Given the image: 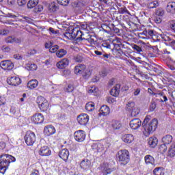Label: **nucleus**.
Wrapping results in <instances>:
<instances>
[{"instance_id":"b1692460","label":"nucleus","mask_w":175,"mask_h":175,"mask_svg":"<svg viewBox=\"0 0 175 175\" xmlns=\"http://www.w3.org/2000/svg\"><path fill=\"white\" fill-rule=\"evenodd\" d=\"M148 143L149 146H150V147H152V148H154L157 147V146L158 144V138H157V137H150L148 139Z\"/></svg>"},{"instance_id":"f8f14e48","label":"nucleus","mask_w":175,"mask_h":175,"mask_svg":"<svg viewBox=\"0 0 175 175\" xmlns=\"http://www.w3.org/2000/svg\"><path fill=\"white\" fill-rule=\"evenodd\" d=\"M7 83L9 85L17 87V85L21 84V79L18 77H10L7 79Z\"/></svg>"},{"instance_id":"2f4dec72","label":"nucleus","mask_w":175,"mask_h":175,"mask_svg":"<svg viewBox=\"0 0 175 175\" xmlns=\"http://www.w3.org/2000/svg\"><path fill=\"white\" fill-rule=\"evenodd\" d=\"M64 38H66V39H68L69 40H73V39H76V35L73 33V30H72V32L64 33Z\"/></svg>"},{"instance_id":"680f3d73","label":"nucleus","mask_w":175,"mask_h":175,"mask_svg":"<svg viewBox=\"0 0 175 175\" xmlns=\"http://www.w3.org/2000/svg\"><path fill=\"white\" fill-rule=\"evenodd\" d=\"M2 51H4V53H9L10 51V48L9 46H2L1 48Z\"/></svg>"},{"instance_id":"393cba45","label":"nucleus","mask_w":175,"mask_h":175,"mask_svg":"<svg viewBox=\"0 0 175 175\" xmlns=\"http://www.w3.org/2000/svg\"><path fill=\"white\" fill-rule=\"evenodd\" d=\"M80 166L82 169H84L85 170H87V169H90V166H91V161L85 159H83L81 163Z\"/></svg>"},{"instance_id":"58836bf2","label":"nucleus","mask_w":175,"mask_h":175,"mask_svg":"<svg viewBox=\"0 0 175 175\" xmlns=\"http://www.w3.org/2000/svg\"><path fill=\"white\" fill-rule=\"evenodd\" d=\"M159 150L161 154H165L167 151V146L165 144H163L159 146Z\"/></svg>"},{"instance_id":"f704fd0d","label":"nucleus","mask_w":175,"mask_h":175,"mask_svg":"<svg viewBox=\"0 0 175 175\" xmlns=\"http://www.w3.org/2000/svg\"><path fill=\"white\" fill-rule=\"evenodd\" d=\"M66 50L60 49L56 53V55L58 58H62L64 55H66Z\"/></svg>"},{"instance_id":"1a4fd4ad","label":"nucleus","mask_w":175,"mask_h":175,"mask_svg":"<svg viewBox=\"0 0 175 175\" xmlns=\"http://www.w3.org/2000/svg\"><path fill=\"white\" fill-rule=\"evenodd\" d=\"M74 137L76 142H79V143H81L85 140V132L83 130H79L75 132Z\"/></svg>"},{"instance_id":"9b49d317","label":"nucleus","mask_w":175,"mask_h":175,"mask_svg":"<svg viewBox=\"0 0 175 175\" xmlns=\"http://www.w3.org/2000/svg\"><path fill=\"white\" fill-rule=\"evenodd\" d=\"M33 124H42L44 121V116L42 113H37L31 117Z\"/></svg>"},{"instance_id":"c756f323","label":"nucleus","mask_w":175,"mask_h":175,"mask_svg":"<svg viewBox=\"0 0 175 175\" xmlns=\"http://www.w3.org/2000/svg\"><path fill=\"white\" fill-rule=\"evenodd\" d=\"M120 94V85H116L113 87L110 91V94L112 95V96H118Z\"/></svg>"},{"instance_id":"6e6d98bb","label":"nucleus","mask_w":175,"mask_h":175,"mask_svg":"<svg viewBox=\"0 0 175 175\" xmlns=\"http://www.w3.org/2000/svg\"><path fill=\"white\" fill-rule=\"evenodd\" d=\"M140 88L134 89L133 94L134 95V96H138V95H140Z\"/></svg>"},{"instance_id":"7c9ffc66","label":"nucleus","mask_w":175,"mask_h":175,"mask_svg":"<svg viewBox=\"0 0 175 175\" xmlns=\"http://www.w3.org/2000/svg\"><path fill=\"white\" fill-rule=\"evenodd\" d=\"M38 3H39V0H30L27 3L28 9H33V8H36L38 6Z\"/></svg>"},{"instance_id":"39448f33","label":"nucleus","mask_w":175,"mask_h":175,"mask_svg":"<svg viewBox=\"0 0 175 175\" xmlns=\"http://www.w3.org/2000/svg\"><path fill=\"white\" fill-rule=\"evenodd\" d=\"M110 147V144L106 141H102L101 142L94 143L92 145V150H96L97 152L100 154H105L107 151V148Z\"/></svg>"},{"instance_id":"052dcab7","label":"nucleus","mask_w":175,"mask_h":175,"mask_svg":"<svg viewBox=\"0 0 175 175\" xmlns=\"http://www.w3.org/2000/svg\"><path fill=\"white\" fill-rule=\"evenodd\" d=\"M112 44L116 50H120V47L121 46V43L117 44L116 42H112Z\"/></svg>"},{"instance_id":"a211bd4d","label":"nucleus","mask_w":175,"mask_h":175,"mask_svg":"<svg viewBox=\"0 0 175 175\" xmlns=\"http://www.w3.org/2000/svg\"><path fill=\"white\" fill-rule=\"evenodd\" d=\"M72 33L75 35V38H77L78 42L85 40V38H83V36H84V33L77 29H72Z\"/></svg>"},{"instance_id":"6e6552de","label":"nucleus","mask_w":175,"mask_h":175,"mask_svg":"<svg viewBox=\"0 0 175 175\" xmlns=\"http://www.w3.org/2000/svg\"><path fill=\"white\" fill-rule=\"evenodd\" d=\"M39 109L42 110V111H46L47 109H49V102L46 98L43 96H39L37 98L36 100Z\"/></svg>"},{"instance_id":"5fc2aeb1","label":"nucleus","mask_w":175,"mask_h":175,"mask_svg":"<svg viewBox=\"0 0 175 175\" xmlns=\"http://www.w3.org/2000/svg\"><path fill=\"white\" fill-rule=\"evenodd\" d=\"M133 49L134 50H135V51H137V53H142V51H143V50L142 49V48H140V46L135 44L133 47Z\"/></svg>"},{"instance_id":"473e14b6","label":"nucleus","mask_w":175,"mask_h":175,"mask_svg":"<svg viewBox=\"0 0 175 175\" xmlns=\"http://www.w3.org/2000/svg\"><path fill=\"white\" fill-rule=\"evenodd\" d=\"M95 109V104L93 102H89L85 105V110L88 111H93Z\"/></svg>"},{"instance_id":"ea45409f","label":"nucleus","mask_w":175,"mask_h":175,"mask_svg":"<svg viewBox=\"0 0 175 175\" xmlns=\"http://www.w3.org/2000/svg\"><path fill=\"white\" fill-rule=\"evenodd\" d=\"M112 127L113 129H120L121 128V122L119 121H114L112 123Z\"/></svg>"},{"instance_id":"f257e3e1","label":"nucleus","mask_w":175,"mask_h":175,"mask_svg":"<svg viewBox=\"0 0 175 175\" xmlns=\"http://www.w3.org/2000/svg\"><path fill=\"white\" fill-rule=\"evenodd\" d=\"M151 120L150 116H146L145 119L142 122V126L144 128L143 133L144 136H149L152 133H154L158 128V120L153 119L150 122Z\"/></svg>"},{"instance_id":"338daca9","label":"nucleus","mask_w":175,"mask_h":175,"mask_svg":"<svg viewBox=\"0 0 175 175\" xmlns=\"http://www.w3.org/2000/svg\"><path fill=\"white\" fill-rule=\"evenodd\" d=\"M52 46H53V43L51 42L45 43V49H49L50 50V48H51Z\"/></svg>"},{"instance_id":"aec40b11","label":"nucleus","mask_w":175,"mask_h":175,"mask_svg":"<svg viewBox=\"0 0 175 175\" xmlns=\"http://www.w3.org/2000/svg\"><path fill=\"white\" fill-rule=\"evenodd\" d=\"M122 139L124 143L131 144L135 140V137L132 134H125L122 136Z\"/></svg>"},{"instance_id":"72a5a7b5","label":"nucleus","mask_w":175,"mask_h":175,"mask_svg":"<svg viewBox=\"0 0 175 175\" xmlns=\"http://www.w3.org/2000/svg\"><path fill=\"white\" fill-rule=\"evenodd\" d=\"M154 175H165V171H163V168L162 167H156L153 170Z\"/></svg>"},{"instance_id":"c9c22d12","label":"nucleus","mask_w":175,"mask_h":175,"mask_svg":"<svg viewBox=\"0 0 175 175\" xmlns=\"http://www.w3.org/2000/svg\"><path fill=\"white\" fill-rule=\"evenodd\" d=\"M26 69L27 70H36L38 69V66L35 64H28L26 65Z\"/></svg>"},{"instance_id":"4468645a","label":"nucleus","mask_w":175,"mask_h":175,"mask_svg":"<svg viewBox=\"0 0 175 175\" xmlns=\"http://www.w3.org/2000/svg\"><path fill=\"white\" fill-rule=\"evenodd\" d=\"M129 126L131 129L136 131L142 126V120L139 118H134L130 121Z\"/></svg>"},{"instance_id":"5701e85b","label":"nucleus","mask_w":175,"mask_h":175,"mask_svg":"<svg viewBox=\"0 0 175 175\" xmlns=\"http://www.w3.org/2000/svg\"><path fill=\"white\" fill-rule=\"evenodd\" d=\"M56 65L59 69H64L69 65V60H68V59H63L60 62H57Z\"/></svg>"},{"instance_id":"c03bdc74","label":"nucleus","mask_w":175,"mask_h":175,"mask_svg":"<svg viewBox=\"0 0 175 175\" xmlns=\"http://www.w3.org/2000/svg\"><path fill=\"white\" fill-rule=\"evenodd\" d=\"M159 5V3H158V1H152L149 3L148 8L149 9H154V8L158 7Z\"/></svg>"},{"instance_id":"774afa93","label":"nucleus","mask_w":175,"mask_h":175,"mask_svg":"<svg viewBox=\"0 0 175 175\" xmlns=\"http://www.w3.org/2000/svg\"><path fill=\"white\" fill-rule=\"evenodd\" d=\"M170 25H171L172 29H173V31H175V21H172L170 22Z\"/></svg>"},{"instance_id":"ddd939ff","label":"nucleus","mask_w":175,"mask_h":175,"mask_svg":"<svg viewBox=\"0 0 175 175\" xmlns=\"http://www.w3.org/2000/svg\"><path fill=\"white\" fill-rule=\"evenodd\" d=\"M77 120L79 125H85L90 121V116L86 113H81L77 116Z\"/></svg>"},{"instance_id":"c85d7f7f","label":"nucleus","mask_w":175,"mask_h":175,"mask_svg":"<svg viewBox=\"0 0 175 175\" xmlns=\"http://www.w3.org/2000/svg\"><path fill=\"white\" fill-rule=\"evenodd\" d=\"M168 157L173 158L175 157V143H172L168 150Z\"/></svg>"},{"instance_id":"a878e982","label":"nucleus","mask_w":175,"mask_h":175,"mask_svg":"<svg viewBox=\"0 0 175 175\" xmlns=\"http://www.w3.org/2000/svg\"><path fill=\"white\" fill-rule=\"evenodd\" d=\"M166 10L168 13H175V2H170L167 5Z\"/></svg>"},{"instance_id":"bf43d9fd","label":"nucleus","mask_w":175,"mask_h":175,"mask_svg":"<svg viewBox=\"0 0 175 175\" xmlns=\"http://www.w3.org/2000/svg\"><path fill=\"white\" fill-rule=\"evenodd\" d=\"M18 6H24L25 3H27V1L25 0H18Z\"/></svg>"},{"instance_id":"4d7b16f0","label":"nucleus","mask_w":175,"mask_h":175,"mask_svg":"<svg viewBox=\"0 0 175 175\" xmlns=\"http://www.w3.org/2000/svg\"><path fill=\"white\" fill-rule=\"evenodd\" d=\"M157 108V104L155 103H152L150 107V111H154Z\"/></svg>"},{"instance_id":"69168bd1","label":"nucleus","mask_w":175,"mask_h":175,"mask_svg":"<svg viewBox=\"0 0 175 175\" xmlns=\"http://www.w3.org/2000/svg\"><path fill=\"white\" fill-rule=\"evenodd\" d=\"M6 147V144L4 142H0V150H3Z\"/></svg>"},{"instance_id":"0e129e2a","label":"nucleus","mask_w":175,"mask_h":175,"mask_svg":"<svg viewBox=\"0 0 175 175\" xmlns=\"http://www.w3.org/2000/svg\"><path fill=\"white\" fill-rule=\"evenodd\" d=\"M148 35L152 38V36H155V33H154V30H148Z\"/></svg>"},{"instance_id":"e433bc0d","label":"nucleus","mask_w":175,"mask_h":175,"mask_svg":"<svg viewBox=\"0 0 175 175\" xmlns=\"http://www.w3.org/2000/svg\"><path fill=\"white\" fill-rule=\"evenodd\" d=\"M118 13L120 14H129L131 15V12L126 9V8L123 7L118 9Z\"/></svg>"},{"instance_id":"864d4df0","label":"nucleus","mask_w":175,"mask_h":175,"mask_svg":"<svg viewBox=\"0 0 175 175\" xmlns=\"http://www.w3.org/2000/svg\"><path fill=\"white\" fill-rule=\"evenodd\" d=\"M5 104H6V98L3 96H0V106H2Z\"/></svg>"},{"instance_id":"0eeeda50","label":"nucleus","mask_w":175,"mask_h":175,"mask_svg":"<svg viewBox=\"0 0 175 175\" xmlns=\"http://www.w3.org/2000/svg\"><path fill=\"white\" fill-rule=\"evenodd\" d=\"M25 141L27 146H33L35 142H36L35 133L28 131L25 136Z\"/></svg>"},{"instance_id":"9d476101","label":"nucleus","mask_w":175,"mask_h":175,"mask_svg":"<svg viewBox=\"0 0 175 175\" xmlns=\"http://www.w3.org/2000/svg\"><path fill=\"white\" fill-rule=\"evenodd\" d=\"M100 170L103 173V175L111 174L112 172L116 170L115 168H110L109 163H103L100 167Z\"/></svg>"},{"instance_id":"8fccbe9b","label":"nucleus","mask_w":175,"mask_h":175,"mask_svg":"<svg viewBox=\"0 0 175 175\" xmlns=\"http://www.w3.org/2000/svg\"><path fill=\"white\" fill-rule=\"evenodd\" d=\"M75 90V87H73V85L69 84L66 88L67 92H72V91Z\"/></svg>"},{"instance_id":"4be33fe9","label":"nucleus","mask_w":175,"mask_h":175,"mask_svg":"<svg viewBox=\"0 0 175 175\" xmlns=\"http://www.w3.org/2000/svg\"><path fill=\"white\" fill-rule=\"evenodd\" d=\"M59 156L63 161H68V158H69V150L68 149L62 150L59 153Z\"/></svg>"},{"instance_id":"7ed1b4c3","label":"nucleus","mask_w":175,"mask_h":175,"mask_svg":"<svg viewBox=\"0 0 175 175\" xmlns=\"http://www.w3.org/2000/svg\"><path fill=\"white\" fill-rule=\"evenodd\" d=\"M75 73L77 75V76L82 75L83 79H90V77L92 74V70L90 68H87L84 64H79L75 66Z\"/></svg>"},{"instance_id":"bb28decb","label":"nucleus","mask_w":175,"mask_h":175,"mask_svg":"<svg viewBox=\"0 0 175 175\" xmlns=\"http://www.w3.org/2000/svg\"><path fill=\"white\" fill-rule=\"evenodd\" d=\"M39 85V82L36 79H32L27 83V88H30V90H33V88H36Z\"/></svg>"},{"instance_id":"4c0bfd02","label":"nucleus","mask_w":175,"mask_h":175,"mask_svg":"<svg viewBox=\"0 0 175 175\" xmlns=\"http://www.w3.org/2000/svg\"><path fill=\"white\" fill-rule=\"evenodd\" d=\"M148 92L150 94V95H154L156 97L158 96H163V92H158L157 93H154V92L152 91V90L151 88H148Z\"/></svg>"},{"instance_id":"603ef678","label":"nucleus","mask_w":175,"mask_h":175,"mask_svg":"<svg viewBox=\"0 0 175 175\" xmlns=\"http://www.w3.org/2000/svg\"><path fill=\"white\" fill-rule=\"evenodd\" d=\"M99 75L101 77H105V76H107V70H102Z\"/></svg>"},{"instance_id":"de8ad7c7","label":"nucleus","mask_w":175,"mask_h":175,"mask_svg":"<svg viewBox=\"0 0 175 175\" xmlns=\"http://www.w3.org/2000/svg\"><path fill=\"white\" fill-rule=\"evenodd\" d=\"M157 16H159L160 17H162L163 14H165V11L163 9H158L156 11Z\"/></svg>"},{"instance_id":"2eb2a0df","label":"nucleus","mask_w":175,"mask_h":175,"mask_svg":"<svg viewBox=\"0 0 175 175\" xmlns=\"http://www.w3.org/2000/svg\"><path fill=\"white\" fill-rule=\"evenodd\" d=\"M0 66L4 70H12L14 68V64L9 60H4L0 63Z\"/></svg>"},{"instance_id":"a19ab883","label":"nucleus","mask_w":175,"mask_h":175,"mask_svg":"<svg viewBox=\"0 0 175 175\" xmlns=\"http://www.w3.org/2000/svg\"><path fill=\"white\" fill-rule=\"evenodd\" d=\"M58 6L56 5L55 3H51L49 5V10L51 12H57Z\"/></svg>"},{"instance_id":"3c124183","label":"nucleus","mask_w":175,"mask_h":175,"mask_svg":"<svg viewBox=\"0 0 175 175\" xmlns=\"http://www.w3.org/2000/svg\"><path fill=\"white\" fill-rule=\"evenodd\" d=\"M6 43H14V38L10 36L5 39Z\"/></svg>"},{"instance_id":"37998d69","label":"nucleus","mask_w":175,"mask_h":175,"mask_svg":"<svg viewBox=\"0 0 175 175\" xmlns=\"http://www.w3.org/2000/svg\"><path fill=\"white\" fill-rule=\"evenodd\" d=\"M88 94H96L98 92V88L95 86H92L88 90Z\"/></svg>"},{"instance_id":"cd10ccee","label":"nucleus","mask_w":175,"mask_h":175,"mask_svg":"<svg viewBox=\"0 0 175 175\" xmlns=\"http://www.w3.org/2000/svg\"><path fill=\"white\" fill-rule=\"evenodd\" d=\"M173 142V137L170 135H167L162 138V143L165 146Z\"/></svg>"},{"instance_id":"6ab92c4d","label":"nucleus","mask_w":175,"mask_h":175,"mask_svg":"<svg viewBox=\"0 0 175 175\" xmlns=\"http://www.w3.org/2000/svg\"><path fill=\"white\" fill-rule=\"evenodd\" d=\"M110 114V108L107 105H103L100 108V112L98 113V116L100 117V116H109Z\"/></svg>"},{"instance_id":"79ce46f5","label":"nucleus","mask_w":175,"mask_h":175,"mask_svg":"<svg viewBox=\"0 0 175 175\" xmlns=\"http://www.w3.org/2000/svg\"><path fill=\"white\" fill-rule=\"evenodd\" d=\"M57 3L59 5H62V6H68L69 5V0H57Z\"/></svg>"},{"instance_id":"f03ea898","label":"nucleus","mask_w":175,"mask_h":175,"mask_svg":"<svg viewBox=\"0 0 175 175\" xmlns=\"http://www.w3.org/2000/svg\"><path fill=\"white\" fill-rule=\"evenodd\" d=\"M11 162H16L14 157L8 154H3L0 156V173L1 174H5V172L9 167Z\"/></svg>"},{"instance_id":"a18cd8bd","label":"nucleus","mask_w":175,"mask_h":175,"mask_svg":"<svg viewBox=\"0 0 175 175\" xmlns=\"http://www.w3.org/2000/svg\"><path fill=\"white\" fill-rule=\"evenodd\" d=\"M49 33L51 35H53V36H55V35H58V30L54 29L53 27H50L49 29Z\"/></svg>"},{"instance_id":"423d86ee","label":"nucleus","mask_w":175,"mask_h":175,"mask_svg":"<svg viewBox=\"0 0 175 175\" xmlns=\"http://www.w3.org/2000/svg\"><path fill=\"white\" fill-rule=\"evenodd\" d=\"M118 159L120 165H127L129 163V151L125 149L119 150Z\"/></svg>"},{"instance_id":"49530a36","label":"nucleus","mask_w":175,"mask_h":175,"mask_svg":"<svg viewBox=\"0 0 175 175\" xmlns=\"http://www.w3.org/2000/svg\"><path fill=\"white\" fill-rule=\"evenodd\" d=\"M58 49H59V46H58V45H55V46L52 45V47L50 48V49H49V52L50 53H56V51H58Z\"/></svg>"},{"instance_id":"09e8293b","label":"nucleus","mask_w":175,"mask_h":175,"mask_svg":"<svg viewBox=\"0 0 175 175\" xmlns=\"http://www.w3.org/2000/svg\"><path fill=\"white\" fill-rule=\"evenodd\" d=\"M42 10H43V5H38L34 9V12L36 13L40 12H42Z\"/></svg>"},{"instance_id":"412c9836","label":"nucleus","mask_w":175,"mask_h":175,"mask_svg":"<svg viewBox=\"0 0 175 175\" xmlns=\"http://www.w3.org/2000/svg\"><path fill=\"white\" fill-rule=\"evenodd\" d=\"M144 161L146 165H152L154 167L157 166V164L155 163V159H154L152 156L150 154L145 156Z\"/></svg>"},{"instance_id":"e2e57ef3","label":"nucleus","mask_w":175,"mask_h":175,"mask_svg":"<svg viewBox=\"0 0 175 175\" xmlns=\"http://www.w3.org/2000/svg\"><path fill=\"white\" fill-rule=\"evenodd\" d=\"M154 22L157 24H161V23H162V18H161L159 16H157L154 18Z\"/></svg>"},{"instance_id":"f3484780","label":"nucleus","mask_w":175,"mask_h":175,"mask_svg":"<svg viewBox=\"0 0 175 175\" xmlns=\"http://www.w3.org/2000/svg\"><path fill=\"white\" fill-rule=\"evenodd\" d=\"M44 133L46 135V136H51V135H54L55 133V127L53 125H48L44 128Z\"/></svg>"},{"instance_id":"dca6fc26","label":"nucleus","mask_w":175,"mask_h":175,"mask_svg":"<svg viewBox=\"0 0 175 175\" xmlns=\"http://www.w3.org/2000/svg\"><path fill=\"white\" fill-rule=\"evenodd\" d=\"M38 154L41 157H50V155H51V150L49 146H42L38 150Z\"/></svg>"},{"instance_id":"20e7f679","label":"nucleus","mask_w":175,"mask_h":175,"mask_svg":"<svg viewBox=\"0 0 175 175\" xmlns=\"http://www.w3.org/2000/svg\"><path fill=\"white\" fill-rule=\"evenodd\" d=\"M125 109L131 113V117H137L140 113V109L136 106V103L132 100L127 102Z\"/></svg>"},{"instance_id":"13d9d810","label":"nucleus","mask_w":175,"mask_h":175,"mask_svg":"<svg viewBox=\"0 0 175 175\" xmlns=\"http://www.w3.org/2000/svg\"><path fill=\"white\" fill-rule=\"evenodd\" d=\"M7 17H10V18H14V20H16L17 17H18V15H14L12 13H8L7 14Z\"/></svg>"}]
</instances>
